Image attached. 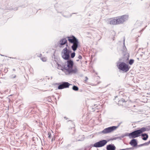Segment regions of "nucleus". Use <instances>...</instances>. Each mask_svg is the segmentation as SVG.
Here are the masks:
<instances>
[{
    "mask_svg": "<svg viewBox=\"0 0 150 150\" xmlns=\"http://www.w3.org/2000/svg\"><path fill=\"white\" fill-rule=\"evenodd\" d=\"M134 60L133 59H130L129 62V64L130 65H132L134 62Z\"/></svg>",
    "mask_w": 150,
    "mask_h": 150,
    "instance_id": "20",
    "label": "nucleus"
},
{
    "mask_svg": "<svg viewBox=\"0 0 150 150\" xmlns=\"http://www.w3.org/2000/svg\"><path fill=\"white\" fill-rule=\"evenodd\" d=\"M75 52H73L71 54V57L72 58H73L75 56Z\"/></svg>",
    "mask_w": 150,
    "mask_h": 150,
    "instance_id": "21",
    "label": "nucleus"
},
{
    "mask_svg": "<svg viewBox=\"0 0 150 150\" xmlns=\"http://www.w3.org/2000/svg\"><path fill=\"white\" fill-rule=\"evenodd\" d=\"M116 147L113 145L109 144L107 146L106 149L107 150H115Z\"/></svg>",
    "mask_w": 150,
    "mask_h": 150,
    "instance_id": "14",
    "label": "nucleus"
},
{
    "mask_svg": "<svg viewBox=\"0 0 150 150\" xmlns=\"http://www.w3.org/2000/svg\"><path fill=\"white\" fill-rule=\"evenodd\" d=\"M48 137L49 138H51V134L50 132H48Z\"/></svg>",
    "mask_w": 150,
    "mask_h": 150,
    "instance_id": "23",
    "label": "nucleus"
},
{
    "mask_svg": "<svg viewBox=\"0 0 150 150\" xmlns=\"http://www.w3.org/2000/svg\"><path fill=\"white\" fill-rule=\"evenodd\" d=\"M68 40L71 43L73 44L71 46L72 50L75 51L77 49L78 47L79 42L77 39L74 36H72V37H68Z\"/></svg>",
    "mask_w": 150,
    "mask_h": 150,
    "instance_id": "2",
    "label": "nucleus"
},
{
    "mask_svg": "<svg viewBox=\"0 0 150 150\" xmlns=\"http://www.w3.org/2000/svg\"><path fill=\"white\" fill-rule=\"evenodd\" d=\"M79 61V59H77L76 60L77 61Z\"/></svg>",
    "mask_w": 150,
    "mask_h": 150,
    "instance_id": "25",
    "label": "nucleus"
},
{
    "mask_svg": "<svg viewBox=\"0 0 150 150\" xmlns=\"http://www.w3.org/2000/svg\"><path fill=\"white\" fill-rule=\"evenodd\" d=\"M140 134L139 130H138L128 134L127 136L130 139H132L138 137L140 136Z\"/></svg>",
    "mask_w": 150,
    "mask_h": 150,
    "instance_id": "6",
    "label": "nucleus"
},
{
    "mask_svg": "<svg viewBox=\"0 0 150 150\" xmlns=\"http://www.w3.org/2000/svg\"><path fill=\"white\" fill-rule=\"evenodd\" d=\"M141 136L143 137L142 138V139L144 140H147V138H148V135L146 134H142Z\"/></svg>",
    "mask_w": 150,
    "mask_h": 150,
    "instance_id": "16",
    "label": "nucleus"
},
{
    "mask_svg": "<svg viewBox=\"0 0 150 150\" xmlns=\"http://www.w3.org/2000/svg\"><path fill=\"white\" fill-rule=\"evenodd\" d=\"M107 142L105 140H103L97 142L94 145V146L96 147H99L104 146L106 143Z\"/></svg>",
    "mask_w": 150,
    "mask_h": 150,
    "instance_id": "10",
    "label": "nucleus"
},
{
    "mask_svg": "<svg viewBox=\"0 0 150 150\" xmlns=\"http://www.w3.org/2000/svg\"><path fill=\"white\" fill-rule=\"evenodd\" d=\"M78 58L79 59H81L82 58V57L81 55H79L78 57Z\"/></svg>",
    "mask_w": 150,
    "mask_h": 150,
    "instance_id": "24",
    "label": "nucleus"
},
{
    "mask_svg": "<svg viewBox=\"0 0 150 150\" xmlns=\"http://www.w3.org/2000/svg\"><path fill=\"white\" fill-rule=\"evenodd\" d=\"M130 144L131 145L133 146L134 147H135L137 146V144L136 140L133 139L131 140L130 142Z\"/></svg>",
    "mask_w": 150,
    "mask_h": 150,
    "instance_id": "15",
    "label": "nucleus"
},
{
    "mask_svg": "<svg viewBox=\"0 0 150 150\" xmlns=\"http://www.w3.org/2000/svg\"><path fill=\"white\" fill-rule=\"evenodd\" d=\"M116 17L118 24H119L123 23L125 21L127 20L128 18V16L127 15H124Z\"/></svg>",
    "mask_w": 150,
    "mask_h": 150,
    "instance_id": "4",
    "label": "nucleus"
},
{
    "mask_svg": "<svg viewBox=\"0 0 150 150\" xmlns=\"http://www.w3.org/2000/svg\"><path fill=\"white\" fill-rule=\"evenodd\" d=\"M73 62L71 60H68L67 62V64H65L62 69V71L65 72L66 75L71 73H76L78 72V69L77 67H74L73 68Z\"/></svg>",
    "mask_w": 150,
    "mask_h": 150,
    "instance_id": "1",
    "label": "nucleus"
},
{
    "mask_svg": "<svg viewBox=\"0 0 150 150\" xmlns=\"http://www.w3.org/2000/svg\"><path fill=\"white\" fill-rule=\"evenodd\" d=\"M70 84L67 82H64L61 84L58 87V89H61L64 88H68Z\"/></svg>",
    "mask_w": 150,
    "mask_h": 150,
    "instance_id": "11",
    "label": "nucleus"
},
{
    "mask_svg": "<svg viewBox=\"0 0 150 150\" xmlns=\"http://www.w3.org/2000/svg\"><path fill=\"white\" fill-rule=\"evenodd\" d=\"M139 130L140 133L141 134L143 132L145 131L146 130V129L145 128L143 127L141 129H139Z\"/></svg>",
    "mask_w": 150,
    "mask_h": 150,
    "instance_id": "17",
    "label": "nucleus"
},
{
    "mask_svg": "<svg viewBox=\"0 0 150 150\" xmlns=\"http://www.w3.org/2000/svg\"><path fill=\"white\" fill-rule=\"evenodd\" d=\"M13 70L14 71H15V69H13Z\"/></svg>",
    "mask_w": 150,
    "mask_h": 150,
    "instance_id": "26",
    "label": "nucleus"
},
{
    "mask_svg": "<svg viewBox=\"0 0 150 150\" xmlns=\"http://www.w3.org/2000/svg\"><path fill=\"white\" fill-rule=\"evenodd\" d=\"M119 69L125 72L127 71L129 69L127 64L124 62H121L119 65Z\"/></svg>",
    "mask_w": 150,
    "mask_h": 150,
    "instance_id": "5",
    "label": "nucleus"
},
{
    "mask_svg": "<svg viewBox=\"0 0 150 150\" xmlns=\"http://www.w3.org/2000/svg\"><path fill=\"white\" fill-rule=\"evenodd\" d=\"M59 47H62V45L65 44H66V46H68L67 40L65 38L61 40L59 42Z\"/></svg>",
    "mask_w": 150,
    "mask_h": 150,
    "instance_id": "12",
    "label": "nucleus"
},
{
    "mask_svg": "<svg viewBox=\"0 0 150 150\" xmlns=\"http://www.w3.org/2000/svg\"><path fill=\"white\" fill-rule=\"evenodd\" d=\"M117 127L113 126L105 128L102 131V132L104 134L110 133L115 130Z\"/></svg>",
    "mask_w": 150,
    "mask_h": 150,
    "instance_id": "9",
    "label": "nucleus"
},
{
    "mask_svg": "<svg viewBox=\"0 0 150 150\" xmlns=\"http://www.w3.org/2000/svg\"><path fill=\"white\" fill-rule=\"evenodd\" d=\"M72 89L74 91H77L78 90L79 88L77 86H74L72 87Z\"/></svg>",
    "mask_w": 150,
    "mask_h": 150,
    "instance_id": "18",
    "label": "nucleus"
},
{
    "mask_svg": "<svg viewBox=\"0 0 150 150\" xmlns=\"http://www.w3.org/2000/svg\"><path fill=\"white\" fill-rule=\"evenodd\" d=\"M70 51L67 49V47L64 48L62 51L61 55L62 58L65 60H68L70 57Z\"/></svg>",
    "mask_w": 150,
    "mask_h": 150,
    "instance_id": "3",
    "label": "nucleus"
},
{
    "mask_svg": "<svg viewBox=\"0 0 150 150\" xmlns=\"http://www.w3.org/2000/svg\"><path fill=\"white\" fill-rule=\"evenodd\" d=\"M140 134L139 130H138L128 134L127 136L130 139H132L138 137L140 136Z\"/></svg>",
    "mask_w": 150,
    "mask_h": 150,
    "instance_id": "7",
    "label": "nucleus"
},
{
    "mask_svg": "<svg viewBox=\"0 0 150 150\" xmlns=\"http://www.w3.org/2000/svg\"><path fill=\"white\" fill-rule=\"evenodd\" d=\"M41 59L43 62H46L47 60V58L45 57H43Z\"/></svg>",
    "mask_w": 150,
    "mask_h": 150,
    "instance_id": "22",
    "label": "nucleus"
},
{
    "mask_svg": "<svg viewBox=\"0 0 150 150\" xmlns=\"http://www.w3.org/2000/svg\"><path fill=\"white\" fill-rule=\"evenodd\" d=\"M86 78L87 79H88V78H87V77H86Z\"/></svg>",
    "mask_w": 150,
    "mask_h": 150,
    "instance_id": "28",
    "label": "nucleus"
},
{
    "mask_svg": "<svg viewBox=\"0 0 150 150\" xmlns=\"http://www.w3.org/2000/svg\"><path fill=\"white\" fill-rule=\"evenodd\" d=\"M57 68L58 69H60L62 71V69L63 68V67L61 65L59 64H57Z\"/></svg>",
    "mask_w": 150,
    "mask_h": 150,
    "instance_id": "19",
    "label": "nucleus"
},
{
    "mask_svg": "<svg viewBox=\"0 0 150 150\" xmlns=\"http://www.w3.org/2000/svg\"><path fill=\"white\" fill-rule=\"evenodd\" d=\"M149 143H150V140L149 142Z\"/></svg>",
    "mask_w": 150,
    "mask_h": 150,
    "instance_id": "27",
    "label": "nucleus"
},
{
    "mask_svg": "<svg viewBox=\"0 0 150 150\" xmlns=\"http://www.w3.org/2000/svg\"><path fill=\"white\" fill-rule=\"evenodd\" d=\"M117 17L110 18L109 20V24L112 25L118 24Z\"/></svg>",
    "mask_w": 150,
    "mask_h": 150,
    "instance_id": "13",
    "label": "nucleus"
},
{
    "mask_svg": "<svg viewBox=\"0 0 150 150\" xmlns=\"http://www.w3.org/2000/svg\"><path fill=\"white\" fill-rule=\"evenodd\" d=\"M140 134L139 130H138L128 134L127 136L130 139H132L138 137L140 136Z\"/></svg>",
    "mask_w": 150,
    "mask_h": 150,
    "instance_id": "8",
    "label": "nucleus"
}]
</instances>
